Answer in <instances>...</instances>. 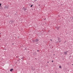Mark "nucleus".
Returning <instances> with one entry per match:
<instances>
[{
    "instance_id": "5",
    "label": "nucleus",
    "mask_w": 73,
    "mask_h": 73,
    "mask_svg": "<svg viewBox=\"0 0 73 73\" xmlns=\"http://www.w3.org/2000/svg\"><path fill=\"white\" fill-rule=\"evenodd\" d=\"M35 42H37V41H38V39H36L35 40Z\"/></svg>"
},
{
    "instance_id": "14",
    "label": "nucleus",
    "mask_w": 73,
    "mask_h": 73,
    "mask_svg": "<svg viewBox=\"0 0 73 73\" xmlns=\"http://www.w3.org/2000/svg\"><path fill=\"white\" fill-rule=\"evenodd\" d=\"M39 51V50H37V52H38Z\"/></svg>"
},
{
    "instance_id": "18",
    "label": "nucleus",
    "mask_w": 73,
    "mask_h": 73,
    "mask_svg": "<svg viewBox=\"0 0 73 73\" xmlns=\"http://www.w3.org/2000/svg\"><path fill=\"white\" fill-rule=\"evenodd\" d=\"M48 62H47V63H48Z\"/></svg>"
},
{
    "instance_id": "6",
    "label": "nucleus",
    "mask_w": 73,
    "mask_h": 73,
    "mask_svg": "<svg viewBox=\"0 0 73 73\" xmlns=\"http://www.w3.org/2000/svg\"><path fill=\"white\" fill-rule=\"evenodd\" d=\"M13 70V68H11L10 70V72H12V71Z\"/></svg>"
},
{
    "instance_id": "11",
    "label": "nucleus",
    "mask_w": 73,
    "mask_h": 73,
    "mask_svg": "<svg viewBox=\"0 0 73 73\" xmlns=\"http://www.w3.org/2000/svg\"><path fill=\"white\" fill-rule=\"evenodd\" d=\"M33 7V5H32L31 6V7Z\"/></svg>"
},
{
    "instance_id": "15",
    "label": "nucleus",
    "mask_w": 73,
    "mask_h": 73,
    "mask_svg": "<svg viewBox=\"0 0 73 73\" xmlns=\"http://www.w3.org/2000/svg\"><path fill=\"white\" fill-rule=\"evenodd\" d=\"M52 62H53V60H52Z\"/></svg>"
},
{
    "instance_id": "9",
    "label": "nucleus",
    "mask_w": 73,
    "mask_h": 73,
    "mask_svg": "<svg viewBox=\"0 0 73 73\" xmlns=\"http://www.w3.org/2000/svg\"><path fill=\"white\" fill-rule=\"evenodd\" d=\"M33 42H35V40H33Z\"/></svg>"
},
{
    "instance_id": "1",
    "label": "nucleus",
    "mask_w": 73,
    "mask_h": 73,
    "mask_svg": "<svg viewBox=\"0 0 73 73\" xmlns=\"http://www.w3.org/2000/svg\"><path fill=\"white\" fill-rule=\"evenodd\" d=\"M8 8H9V6L8 5H6L4 6V8L5 9H8Z\"/></svg>"
},
{
    "instance_id": "13",
    "label": "nucleus",
    "mask_w": 73,
    "mask_h": 73,
    "mask_svg": "<svg viewBox=\"0 0 73 73\" xmlns=\"http://www.w3.org/2000/svg\"><path fill=\"white\" fill-rule=\"evenodd\" d=\"M52 39H50V41H52Z\"/></svg>"
},
{
    "instance_id": "3",
    "label": "nucleus",
    "mask_w": 73,
    "mask_h": 73,
    "mask_svg": "<svg viewBox=\"0 0 73 73\" xmlns=\"http://www.w3.org/2000/svg\"><path fill=\"white\" fill-rule=\"evenodd\" d=\"M58 42H61V39H60V38H58Z\"/></svg>"
},
{
    "instance_id": "10",
    "label": "nucleus",
    "mask_w": 73,
    "mask_h": 73,
    "mask_svg": "<svg viewBox=\"0 0 73 73\" xmlns=\"http://www.w3.org/2000/svg\"><path fill=\"white\" fill-rule=\"evenodd\" d=\"M59 68H61V66H59Z\"/></svg>"
},
{
    "instance_id": "17",
    "label": "nucleus",
    "mask_w": 73,
    "mask_h": 73,
    "mask_svg": "<svg viewBox=\"0 0 73 73\" xmlns=\"http://www.w3.org/2000/svg\"><path fill=\"white\" fill-rule=\"evenodd\" d=\"M72 65H73V64H72Z\"/></svg>"
},
{
    "instance_id": "4",
    "label": "nucleus",
    "mask_w": 73,
    "mask_h": 73,
    "mask_svg": "<svg viewBox=\"0 0 73 73\" xmlns=\"http://www.w3.org/2000/svg\"><path fill=\"white\" fill-rule=\"evenodd\" d=\"M68 51H67L64 52V54H65V55H66V54H67V53H68Z\"/></svg>"
},
{
    "instance_id": "12",
    "label": "nucleus",
    "mask_w": 73,
    "mask_h": 73,
    "mask_svg": "<svg viewBox=\"0 0 73 73\" xmlns=\"http://www.w3.org/2000/svg\"><path fill=\"white\" fill-rule=\"evenodd\" d=\"M71 18H72V19H71L72 20H73V17H72V18L71 17V18H70V19H71Z\"/></svg>"
},
{
    "instance_id": "16",
    "label": "nucleus",
    "mask_w": 73,
    "mask_h": 73,
    "mask_svg": "<svg viewBox=\"0 0 73 73\" xmlns=\"http://www.w3.org/2000/svg\"><path fill=\"white\" fill-rule=\"evenodd\" d=\"M37 1V0H36V1H35H35Z\"/></svg>"
},
{
    "instance_id": "8",
    "label": "nucleus",
    "mask_w": 73,
    "mask_h": 73,
    "mask_svg": "<svg viewBox=\"0 0 73 73\" xmlns=\"http://www.w3.org/2000/svg\"><path fill=\"white\" fill-rule=\"evenodd\" d=\"M1 4L0 3V7H1Z\"/></svg>"
},
{
    "instance_id": "2",
    "label": "nucleus",
    "mask_w": 73,
    "mask_h": 73,
    "mask_svg": "<svg viewBox=\"0 0 73 73\" xmlns=\"http://www.w3.org/2000/svg\"><path fill=\"white\" fill-rule=\"evenodd\" d=\"M9 24H13V22L11 21H10L9 22Z\"/></svg>"
},
{
    "instance_id": "7",
    "label": "nucleus",
    "mask_w": 73,
    "mask_h": 73,
    "mask_svg": "<svg viewBox=\"0 0 73 73\" xmlns=\"http://www.w3.org/2000/svg\"><path fill=\"white\" fill-rule=\"evenodd\" d=\"M24 9V11H26V10H27V9L26 8L24 9V8H23L22 9Z\"/></svg>"
}]
</instances>
